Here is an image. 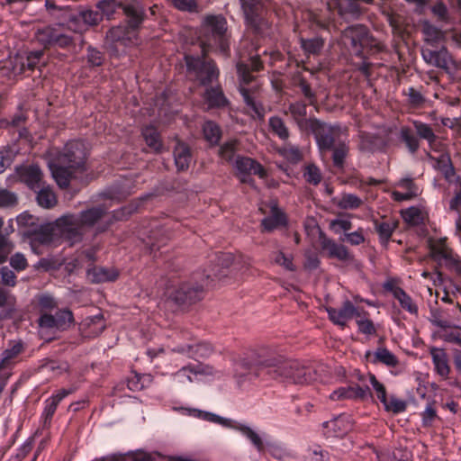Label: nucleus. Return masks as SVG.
<instances>
[{
    "label": "nucleus",
    "instance_id": "obj_58",
    "mask_svg": "<svg viewBox=\"0 0 461 461\" xmlns=\"http://www.w3.org/2000/svg\"><path fill=\"white\" fill-rule=\"evenodd\" d=\"M402 216L405 221L412 225L419 224L422 220L421 212L415 207L407 209L405 212H403Z\"/></svg>",
    "mask_w": 461,
    "mask_h": 461
},
{
    "label": "nucleus",
    "instance_id": "obj_21",
    "mask_svg": "<svg viewBox=\"0 0 461 461\" xmlns=\"http://www.w3.org/2000/svg\"><path fill=\"white\" fill-rule=\"evenodd\" d=\"M359 150L364 153H373L385 147V142L377 135L361 132L359 135Z\"/></svg>",
    "mask_w": 461,
    "mask_h": 461
},
{
    "label": "nucleus",
    "instance_id": "obj_28",
    "mask_svg": "<svg viewBox=\"0 0 461 461\" xmlns=\"http://www.w3.org/2000/svg\"><path fill=\"white\" fill-rule=\"evenodd\" d=\"M174 158L177 169L181 171L186 170L192 160L189 147L180 140H177L174 148Z\"/></svg>",
    "mask_w": 461,
    "mask_h": 461
},
{
    "label": "nucleus",
    "instance_id": "obj_4",
    "mask_svg": "<svg viewBox=\"0 0 461 461\" xmlns=\"http://www.w3.org/2000/svg\"><path fill=\"white\" fill-rule=\"evenodd\" d=\"M226 23L225 18L221 15H211L204 19L202 27L203 40L201 41L203 52H206L208 48L214 45L218 46L222 52L227 50Z\"/></svg>",
    "mask_w": 461,
    "mask_h": 461
},
{
    "label": "nucleus",
    "instance_id": "obj_18",
    "mask_svg": "<svg viewBox=\"0 0 461 461\" xmlns=\"http://www.w3.org/2000/svg\"><path fill=\"white\" fill-rule=\"evenodd\" d=\"M176 350L186 354L191 358L198 359L210 357L213 352V347L209 342L199 341L192 345L179 347Z\"/></svg>",
    "mask_w": 461,
    "mask_h": 461
},
{
    "label": "nucleus",
    "instance_id": "obj_3",
    "mask_svg": "<svg viewBox=\"0 0 461 461\" xmlns=\"http://www.w3.org/2000/svg\"><path fill=\"white\" fill-rule=\"evenodd\" d=\"M261 68L262 63L258 56L250 58L249 64L240 62L237 65L240 78V92L244 102L258 118L263 119L265 116V109L263 106L257 104L254 87L249 88L246 86L255 79L250 74V71H258Z\"/></svg>",
    "mask_w": 461,
    "mask_h": 461
},
{
    "label": "nucleus",
    "instance_id": "obj_24",
    "mask_svg": "<svg viewBox=\"0 0 461 461\" xmlns=\"http://www.w3.org/2000/svg\"><path fill=\"white\" fill-rule=\"evenodd\" d=\"M321 248L326 250L330 258H336L339 260L346 261L350 258L347 248L343 245L337 244L332 240L321 236Z\"/></svg>",
    "mask_w": 461,
    "mask_h": 461
},
{
    "label": "nucleus",
    "instance_id": "obj_22",
    "mask_svg": "<svg viewBox=\"0 0 461 461\" xmlns=\"http://www.w3.org/2000/svg\"><path fill=\"white\" fill-rule=\"evenodd\" d=\"M54 229L51 224L41 225L29 230L26 235L30 237L32 244H49L53 239Z\"/></svg>",
    "mask_w": 461,
    "mask_h": 461
},
{
    "label": "nucleus",
    "instance_id": "obj_23",
    "mask_svg": "<svg viewBox=\"0 0 461 461\" xmlns=\"http://www.w3.org/2000/svg\"><path fill=\"white\" fill-rule=\"evenodd\" d=\"M80 326L86 337L99 336L105 329L104 321L100 314L86 318Z\"/></svg>",
    "mask_w": 461,
    "mask_h": 461
},
{
    "label": "nucleus",
    "instance_id": "obj_27",
    "mask_svg": "<svg viewBox=\"0 0 461 461\" xmlns=\"http://www.w3.org/2000/svg\"><path fill=\"white\" fill-rule=\"evenodd\" d=\"M430 355L437 373L440 376L447 378L450 372V366L446 351L442 348H431Z\"/></svg>",
    "mask_w": 461,
    "mask_h": 461
},
{
    "label": "nucleus",
    "instance_id": "obj_52",
    "mask_svg": "<svg viewBox=\"0 0 461 461\" xmlns=\"http://www.w3.org/2000/svg\"><path fill=\"white\" fill-rule=\"evenodd\" d=\"M394 295L402 308L406 309L411 313L417 312V306L412 303L411 297L403 290L397 289L394 292Z\"/></svg>",
    "mask_w": 461,
    "mask_h": 461
},
{
    "label": "nucleus",
    "instance_id": "obj_5",
    "mask_svg": "<svg viewBox=\"0 0 461 461\" xmlns=\"http://www.w3.org/2000/svg\"><path fill=\"white\" fill-rule=\"evenodd\" d=\"M101 11L102 16L104 15L110 19L118 8H122L126 15L129 26L136 29L142 23L144 10L139 4L122 5L117 0H101L96 5Z\"/></svg>",
    "mask_w": 461,
    "mask_h": 461
},
{
    "label": "nucleus",
    "instance_id": "obj_33",
    "mask_svg": "<svg viewBox=\"0 0 461 461\" xmlns=\"http://www.w3.org/2000/svg\"><path fill=\"white\" fill-rule=\"evenodd\" d=\"M333 202L339 208L343 210H355L363 203L362 199L353 194H342L340 197L334 198Z\"/></svg>",
    "mask_w": 461,
    "mask_h": 461
},
{
    "label": "nucleus",
    "instance_id": "obj_60",
    "mask_svg": "<svg viewBox=\"0 0 461 461\" xmlns=\"http://www.w3.org/2000/svg\"><path fill=\"white\" fill-rule=\"evenodd\" d=\"M370 383L377 395V398L382 403H385L386 389L383 384H381L374 375H369Z\"/></svg>",
    "mask_w": 461,
    "mask_h": 461
},
{
    "label": "nucleus",
    "instance_id": "obj_36",
    "mask_svg": "<svg viewBox=\"0 0 461 461\" xmlns=\"http://www.w3.org/2000/svg\"><path fill=\"white\" fill-rule=\"evenodd\" d=\"M37 201L39 205L47 209L54 207L58 203L55 194L50 187H42L38 192Z\"/></svg>",
    "mask_w": 461,
    "mask_h": 461
},
{
    "label": "nucleus",
    "instance_id": "obj_53",
    "mask_svg": "<svg viewBox=\"0 0 461 461\" xmlns=\"http://www.w3.org/2000/svg\"><path fill=\"white\" fill-rule=\"evenodd\" d=\"M422 32L425 36V40L430 42H436L443 36L442 32L439 29L429 23H423Z\"/></svg>",
    "mask_w": 461,
    "mask_h": 461
},
{
    "label": "nucleus",
    "instance_id": "obj_19",
    "mask_svg": "<svg viewBox=\"0 0 461 461\" xmlns=\"http://www.w3.org/2000/svg\"><path fill=\"white\" fill-rule=\"evenodd\" d=\"M323 426L327 428L334 437H342L352 429V422L349 416L339 415L333 420L324 422Z\"/></svg>",
    "mask_w": 461,
    "mask_h": 461
},
{
    "label": "nucleus",
    "instance_id": "obj_64",
    "mask_svg": "<svg viewBox=\"0 0 461 461\" xmlns=\"http://www.w3.org/2000/svg\"><path fill=\"white\" fill-rule=\"evenodd\" d=\"M357 324L359 330L364 334L372 335L376 331L373 321L369 319H358Z\"/></svg>",
    "mask_w": 461,
    "mask_h": 461
},
{
    "label": "nucleus",
    "instance_id": "obj_39",
    "mask_svg": "<svg viewBox=\"0 0 461 461\" xmlns=\"http://www.w3.org/2000/svg\"><path fill=\"white\" fill-rule=\"evenodd\" d=\"M400 137L405 143L409 151L415 153L420 148L418 138L414 135L409 127H402L400 130Z\"/></svg>",
    "mask_w": 461,
    "mask_h": 461
},
{
    "label": "nucleus",
    "instance_id": "obj_11",
    "mask_svg": "<svg viewBox=\"0 0 461 461\" xmlns=\"http://www.w3.org/2000/svg\"><path fill=\"white\" fill-rule=\"evenodd\" d=\"M446 238L429 240L430 254L436 261L447 267H454L458 262V257L447 245Z\"/></svg>",
    "mask_w": 461,
    "mask_h": 461
},
{
    "label": "nucleus",
    "instance_id": "obj_29",
    "mask_svg": "<svg viewBox=\"0 0 461 461\" xmlns=\"http://www.w3.org/2000/svg\"><path fill=\"white\" fill-rule=\"evenodd\" d=\"M290 113L297 125L302 130L310 129V122L317 121L316 119H306V104L303 103L291 104L285 113Z\"/></svg>",
    "mask_w": 461,
    "mask_h": 461
},
{
    "label": "nucleus",
    "instance_id": "obj_41",
    "mask_svg": "<svg viewBox=\"0 0 461 461\" xmlns=\"http://www.w3.org/2000/svg\"><path fill=\"white\" fill-rule=\"evenodd\" d=\"M413 126L417 135L420 139L426 140L429 145H432L436 141L437 136L435 135L433 129L429 124L415 121L413 122Z\"/></svg>",
    "mask_w": 461,
    "mask_h": 461
},
{
    "label": "nucleus",
    "instance_id": "obj_9",
    "mask_svg": "<svg viewBox=\"0 0 461 461\" xmlns=\"http://www.w3.org/2000/svg\"><path fill=\"white\" fill-rule=\"evenodd\" d=\"M38 41L45 48L50 46H59L60 48H67L73 43L70 36L61 33L58 29L51 26L40 28L35 32Z\"/></svg>",
    "mask_w": 461,
    "mask_h": 461
},
{
    "label": "nucleus",
    "instance_id": "obj_17",
    "mask_svg": "<svg viewBox=\"0 0 461 461\" xmlns=\"http://www.w3.org/2000/svg\"><path fill=\"white\" fill-rule=\"evenodd\" d=\"M234 165L236 169L244 175H257L260 178H264L267 174L264 167L258 163L256 160L247 158V157H240L238 156L235 158Z\"/></svg>",
    "mask_w": 461,
    "mask_h": 461
},
{
    "label": "nucleus",
    "instance_id": "obj_13",
    "mask_svg": "<svg viewBox=\"0 0 461 461\" xmlns=\"http://www.w3.org/2000/svg\"><path fill=\"white\" fill-rule=\"evenodd\" d=\"M345 44L348 43L359 52L361 48L368 44L369 37L367 29L364 25H353L345 29L342 32Z\"/></svg>",
    "mask_w": 461,
    "mask_h": 461
},
{
    "label": "nucleus",
    "instance_id": "obj_54",
    "mask_svg": "<svg viewBox=\"0 0 461 461\" xmlns=\"http://www.w3.org/2000/svg\"><path fill=\"white\" fill-rule=\"evenodd\" d=\"M14 244L6 235L0 234V264L5 262L13 251Z\"/></svg>",
    "mask_w": 461,
    "mask_h": 461
},
{
    "label": "nucleus",
    "instance_id": "obj_62",
    "mask_svg": "<svg viewBox=\"0 0 461 461\" xmlns=\"http://www.w3.org/2000/svg\"><path fill=\"white\" fill-rule=\"evenodd\" d=\"M0 283L8 286H14L16 284L14 273L7 267L0 268Z\"/></svg>",
    "mask_w": 461,
    "mask_h": 461
},
{
    "label": "nucleus",
    "instance_id": "obj_56",
    "mask_svg": "<svg viewBox=\"0 0 461 461\" xmlns=\"http://www.w3.org/2000/svg\"><path fill=\"white\" fill-rule=\"evenodd\" d=\"M58 329L65 330L73 322V315L70 311L64 310L56 313Z\"/></svg>",
    "mask_w": 461,
    "mask_h": 461
},
{
    "label": "nucleus",
    "instance_id": "obj_57",
    "mask_svg": "<svg viewBox=\"0 0 461 461\" xmlns=\"http://www.w3.org/2000/svg\"><path fill=\"white\" fill-rule=\"evenodd\" d=\"M375 230L379 233L380 237L384 240H388L393 230L395 229V224L390 221H383L378 222L375 221Z\"/></svg>",
    "mask_w": 461,
    "mask_h": 461
},
{
    "label": "nucleus",
    "instance_id": "obj_26",
    "mask_svg": "<svg viewBox=\"0 0 461 461\" xmlns=\"http://www.w3.org/2000/svg\"><path fill=\"white\" fill-rule=\"evenodd\" d=\"M285 215L276 206H271L270 215L261 221L262 230L271 232L274 230L285 225Z\"/></svg>",
    "mask_w": 461,
    "mask_h": 461
},
{
    "label": "nucleus",
    "instance_id": "obj_8",
    "mask_svg": "<svg viewBox=\"0 0 461 461\" xmlns=\"http://www.w3.org/2000/svg\"><path fill=\"white\" fill-rule=\"evenodd\" d=\"M204 418L209 421L219 423L224 427L231 428L240 431L245 437H247L251 441V443L259 452L264 451L265 447L263 444V440L261 439L260 436L250 427L241 424H236L230 419H225L213 413H205Z\"/></svg>",
    "mask_w": 461,
    "mask_h": 461
},
{
    "label": "nucleus",
    "instance_id": "obj_2",
    "mask_svg": "<svg viewBox=\"0 0 461 461\" xmlns=\"http://www.w3.org/2000/svg\"><path fill=\"white\" fill-rule=\"evenodd\" d=\"M86 148L82 141H70L50 165L52 176L58 185L65 189L77 173L86 170Z\"/></svg>",
    "mask_w": 461,
    "mask_h": 461
},
{
    "label": "nucleus",
    "instance_id": "obj_44",
    "mask_svg": "<svg viewBox=\"0 0 461 461\" xmlns=\"http://www.w3.org/2000/svg\"><path fill=\"white\" fill-rule=\"evenodd\" d=\"M374 362H380L388 366H395L398 364L396 357L384 348H380L375 352Z\"/></svg>",
    "mask_w": 461,
    "mask_h": 461
},
{
    "label": "nucleus",
    "instance_id": "obj_16",
    "mask_svg": "<svg viewBox=\"0 0 461 461\" xmlns=\"http://www.w3.org/2000/svg\"><path fill=\"white\" fill-rule=\"evenodd\" d=\"M105 219L108 224L111 223L112 215L104 206H96L84 211L77 216V220L81 225L86 228L94 226L96 222Z\"/></svg>",
    "mask_w": 461,
    "mask_h": 461
},
{
    "label": "nucleus",
    "instance_id": "obj_43",
    "mask_svg": "<svg viewBox=\"0 0 461 461\" xmlns=\"http://www.w3.org/2000/svg\"><path fill=\"white\" fill-rule=\"evenodd\" d=\"M271 262L273 264L283 267L287 271H294L295 267L293 264V258L290 255H285L283 251L277 250L272 252Z\"/></svg>",
    "mask_w": 461,
    "mask_h": 461
},
{
    "label": "nucleus",
    "instance_id": "obj_40",
    "mask_svg": "<svg viewBox=\"0 0 461 461\" xmlns=\"http://www.w3.org/2000/svg\"><path fill=\"white\" fill-rule=\"evenodd\" d=\"M332 160L333 164L337 167H342L344 160L348 154V146L343 142L339 141L332 149Z\"/></svg>",
    "mask_w": 461,
    "mask_h": 461
},
{
    "label": "nucleus",
    "instance_id": "obj_42",
    "mask_svg": "<svg viewBox=\"0 0 461 461\" xmlns=\"http://www.w3.org/2000/svg\"><path fill=\"white\" fill-rule=\"evenodd\" d=\"M143 138L148 146L158 151L161 148L159 134L153 126H147L142 130Z\"/></svg>",
    "mask_w": 461,
    "mask_h": 461
},
{
    "label": "nucleus",
    "instance_id": "obj_25",
    "mask_svg": "<svg viewBox=\"0 0 461 461\" xmlns=\"http://www.w3.org/2000/svg\"><path fill=\"white\" fill-rule=\"evenodd\" d=\"M26 70L24 58L14 56L5 60L0 68V73L8 77H14Z\"/></svg>",
    "mask_w": 461,
    "mask_h": 461
},
{
    "label": "nucleus",
    "instance_id": "obj_12",
    "mask_svg": "<svg viewBox=\"0 0 461 461\" xmlns=\"http://www.w3.org/2000/svg\"><path fill=\"white\" fill-rule=\"evenodd\" d=\"M212 374L213 369L212 366L197 362L182 367L176 373L175 380L179 385L185 386L194 381L193 375H211Z\"/></svg>",
    "mask_w": 461,
    "mask_h": 461
},
{
    "label": "nucleus",
    "instance_id": "obj_48",
    "mask_svg": "<svg viewBox=\"0 0 461 461\" xmlns=\"http://www.w3.org/2000/svg\"><path fill=\"white\" fill-rule=\"evenodd\" d=\"M238 145L239 142L236 140H232L224 143L219 150L221 158L226 161H232L235 157Z\"/></svg>",
    "mask_w": 461,
    "mask_h": 461
},
{
    "label": "nucleus",
    "instance_id": "obj_49",
    "mask_svg": "<svg viewBox=\"0 0 461 461\" xmlns=\"http://www.w3.org/2000/svg\"><path fill=\"white\" fill-rule=\"evenodd\" d=\"M386 411H391L393 413H400L406 410L407 403L396 398L395 396H391L390 399L385 400V403H383Z\"/></svg>",
    "mask_w": 461,
    "mask_h": 461
},
{
    "label": "nucleus",
    "instance_id": "obj_6",
    "mask_svg": "<svg viewBox=\"0 0 461 461\" xmlns=\"http://www.w3.org/2000/svg\"><path fill=\"white\" fill-rule=\"evenodd\" d=\"M185 59L187 70L194 73L202 85H208L218 78L219 70L214 62L205 57V52L202 58L186 55Z\"/></svg>",
    "mask_w": 461,
    "mask_h": 461
},
{
    "label": "nucleus",
    "instance_id": "obj_10",
    "mask_svg": "<svg viewBox=\"0 0 461 461\" xmlns=\"http://www.w3.org/2000/svg\"><path fill=\"white\" fill-rule=\"evenodd\" d=\"M56 225L60 230L62 237L71 244L80 241L84 235L85 228L77 215H65L57 220Z\"/></svg>",
    "mask_w": 461,
    "mask_h": 461
},
{
    "label": "nucleus",
    "instance_id": "obj_61",
    "mask_svg": "<svg viewBox=\"0 0 461 461\" xmlns=\"http://www.w3.org/2000/svg\"><path fill=\"white\" fill-rule=\"evenodd\" d=\"M302 47L306 52L316 54L323 47V41L320 39H311L308 41H303Z\"/></svg>",
    "mask_w": 461,
    "mask_h": 461
},
{
    "label": "nucleus",
    "instance_id": "obj_59",
    "mask_svg": "<svg viewBox=\"0 0 461 461\" xmlns=\"http://www.w3.org/2000/svg\"><path fill=\"white\" fill-rule=\"evenodd\" d=\"M17 203V196L15 194L0 188V206L10 207L15 205Z\"/></svg>",
    "mask_w": 461,
    "mask_h": 461
},
{
    "label": "nucleus",
    "instance_id": "obj_14",
    "mask_svg": "<svg viewBox=\"0 0 461 461\" xmlns=\"http://www.w3.org/2000/svg\"><path fill=\"white\" fill-rule=\"evenodd\" d=\"M330 320L341 327H345L347 321L351 320L354 316L360 317V311L356 308L350 301H345L339 309L328 308L327 309Z\"/></svg>",
    "mask_w": 461,
    "mask_h": 461
},
{
    "label": "nucleus",
    "instance_id": "obj_51",
    "mask_svg": "<svg viewBox=\"0 0 461 461\" xmlns=\"http://www.w3.org/2000/svg\"><path fill=\"white\" fill-rule=\"evenodd\" d=\"M78 18L81 19L85 24L94 26L102 21V14L97 11L84 10L79 13Z\"/></svg>",
    "mask_w": 461,
    "mask_h": 461
},
{
    "label": "nucleus",
    "instance_id": "obj_20",
    "mask_svg": "<svg viewBox=\"0 0 461 461\" xmlns=\"http://www.w3.org/2000/svg\"><path fill=\"white\" fill-rule=\"evenodd\" d=\"M422 56L429 64L443 69H447L451 61L448 52L444 48L438 51L424 50Z\"/></svg>",
    "mask_w": 461,
    "mask_h": 461
},
{
    "label": "nucleus",
    "instance_id": "obj_50",
    "mask_svg": "<svg viewBox=\"0 0 461 461\" xmlns=\"http://www.w3.org/2000/svg\"><path fill=\"white\" fill-rule=\"evenodd\" d=\"M279 152L287 160L293 163H297L303 158L301 150L298 147L293 145H285L284 148L280 149Z\"/></svg>",
    "mask_w": 461,
    "mask_h": 461
},
{
    "label": "nucleus",
    "instance_id": "obj_46",
    "mask_svg": "<svg viewBox=\"0 0 461 461\" xmlns=\"http://www.w3.org/2000/svg\"><path fill=\"white\" fill-rule=\"evenodd\" d=\"M204 138L212 144H216L221 138V130L217 124L212 122H206L203 124Z\"/></svg>",
    "mask_w": 461,
    "mask_h": 461
},
{
    "label": "nucleus",
    "instance_id": "obj_31",
    "mask_svg": "<svg viewBox=\"0 0 461 461\" xmlns=\"http://www.w3.org/2000/svg\"><path fill=\"white\" fill-rule=\"evenodd\" d=\"M119 276L118 271L115 268H105V267H94L88 270L87 276L94 283H104L114 281Z\"/></svg>",
    "mask_w": 461,
    "mask_h": 461
},
{
    "label": "nucleus",
    "instance_id": "obj_32",
    "mask_svg": "<svg viewBox=\"0 0 461 461\" xmlns=\"http://www.w3.org/2000/svg\"><path fill=\"white\" fill-rule=\"evenodd\" d=\"M269 131L272 134L276 136L283 141H286L290 137L289 129L285 122L284 119L275 115L271 116L268 120Z\"/></svg>",
    "mask_w": 461,
    "mask_h": 461
},
{
    "label": "nucleus",
    "instance_id": "obj_34",
    "mask_svg": "<svg viewBox=\"0 0 461 461\" xmlns=\"http://www.w3.org/2000/svg\"><path fill=\"white\" fill-rule=\"evenodd\" d=\"M167 237L160 229L151 230L149 234L144 240L146 246L150 249V251H154L156 249H159L162 245L166 244V240Z\"/></svg>",
    "mask_w": 461,
    "mask_h": 461
},
{
    "label": "nucleus",
    "instance_id": "obj_63",
    "mask_svg": "<svg viewBox=\"0 0 461 461\" xmlns=\"http://www.w3.org/2000/svg\"><path fill=\"white\" fill-rule=\"evenodd\" d=\"M10 265L16 270L22 271L24 270L27 266V259L22 253H15L10 258Z\"/></svg>",
    "mask_w": 461,
    "mask_h": 461
},
{
    "label": "nucleus",
    "instance_id": "obj_15",
    "mask_svg": "<svg viewBox=\"0 0 461 461\" xmlns=\"http://www.w3.org/2000/svg\"><path fill=\"white\" fill-rule=\"evenodd\" d=\"M203 296V288L200 285L183 284L173 294V299L179 304L194 303Z\"/></svg>",
    "mask_w": 461,
    "mask_h": 461
},
{
    "label": "nucleus",
    "instance_id": "obj_35",
    "mask_svg": "<svg viewBox=\"0 0 461 461\" xmlns=\"http://www.w3.org/2000/svg\"><path fill=\"white\" fill-rule=\"evenodd\" d=\"M204 98L207 101L209 107H221L227 104V99L221 87L207 89Z\"/></svg>",
    "mask_w": 461,
    "mask_h": 461
},
{
    "label": "nucleus",
    "instance_id": "obj_37",
    "mask_svg": "<svg viewBox=\"0 0 461 461\" xmlns=\"http://www.w3.org/2000/svg\"><path fill=\"white\" fill-rule=\"evenodd\" d=\"M339 14L341 16L356 17L359 13V6L357 0H336Z\"/></svg>",
    "mask_w": 461,
    "mask_h": 461
},
{
    "label": "nucleus",
    "instance_id": "obj_1",
    "mask_svg": "<svg viewBox=\"0 0 461 461\" xmlns=\"http://www.w3.org/2000/svg\"><path fill=\"white\" fill-rule=\"evenodd\" d=\"M256 364L266 369L274 379L287 380L294 384H308L315 380V372L295 359H289L274 349L262 347L256 353Z\"/></svg>",
    "mask_w": 461,
    "mask_h": 461
},
{
    "label": "nucleus",
    "instance_id": "obj_45",
    "mask_svg": "<svg viewBox=\"0 0 461 461\" xmlns=\"http://www.w3.org/2000/svg\"><path fill=\"white\" fill-rule=\"evenodd\" d=\"M22 352V346L16 343L10 348H6L3 354L0 361V369L8 367L13 360Z\"/></svg>",
    "mask_w": 461,
    "mask_h": 461
},
{
    "label": "nucleus",
    "instance_id": "obj_38",
    "mask_svg": "<svg viewBox=\"0 0 461 461\" xmlns=\"http://www.w3.org/2000/svg\"><path fill=\"white\" fill-rule=\"evenodd\" d=\"M261 0H240L246 20L249 24L253 26L255 29L258 28V18L254 8L260 3Z\"/></svg>",
    "mask_w": 461,
    "mask_h": 461
},
{
    "label": "nucleus",
    "instance_id": "obj_7",
    "mask_svg": "<svg viewBox=\"0 0 461 461\" xmlns=\"http://www.w3.org/2000/svg\"><path fill=\"white\" fill-rule=\"evenodd\" d=\"M310 123V131L313 132L316 138L318 147L321 153L331 150V149L339 142L340 128L332 126L317 121H312Z\"/></svg>",
    "mask_w": 461,
    "mask_h": 461
},
{
    "label": "nucleus",
    "instance_id": "obj_47",
    "mask_svg": "<svg viewBox=\"0 0 461 461\" xmlns=\"http://www.w3.org/2000/svg\"><path fill=\"white\" fill-rule=\"evenodd\" d=\"M346 393H347V395H346L347 400L348 399L366 400L368 396H371V392L368 387L363 388L357 384L347 386Z\"/></svg>",
    "mask_w": 461,
    "mask_h": 461
},
{
    "label": "nucleus",
    "instance_id": "obj_55",
    "mask_svg": "<svg viewBox=\"0 0 461 461\" xmlns=\"http://www.w3.org/2000/svg\"><path fill=\"white\" fill-rule=\"evenodd\" d=\"M303 176L308 183L314 185H318L321 180L320 169L314 165L307 166Z\"/></svg>",
    "mask_w": 461,
    "mask_h": 461
},
{
    "label": "nucleus",
    "instance_id": "obj_30",
    "mask_svg": "<svg viewBox=\"0 0 461 461\" xmlns=\"http://www.w3.org/2000/svg\"><path fill=\"white\" fill-rule=\"evenodd\" d=\"M42 176L41 170L35 165L26 167L21 172L22 180L32 189L41 186Z\"/></svg>",
    "mask_w": 461,
    "mask_h": 461
}]
</instances>
